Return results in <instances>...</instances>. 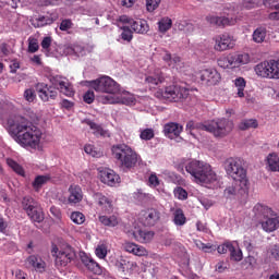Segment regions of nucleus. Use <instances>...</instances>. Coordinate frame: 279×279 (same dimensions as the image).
<instances>
[{"label":"nucleus","instance_id":"nucleus-1","mask_svg":"<svg viewBox=\"0 0 279 279\" xmlns=\"http://www.w3.org/2000/svg\"><path fill=\"white\" fill-rule=\"evenodd\" d=\"M10 132L14 135L15 142L25 148L37 149L40 146L43 131L25 117H14L8 120Z\"/></svg>","mask_w":279,"mask_h":279},{"label":"nucleus","instance_id":"nucleus-2","mask_svg":"<svg viewBox=\"0 0 279 279\" xmlns=\"http://www.w3.org/2000/svg\"><path fill=\"white\" fill-rule=\"evenodd\" d=\"M89 86L98 93H104V95L98 96L99 102L104 105L120 102V99L116 95L121 93V86L111 77L102 76L90 81Z\"/></svg>","mask_w":279,"mask_h":279},{"label":"nucleus","instance_id":"nucleus-3","mask_svg":"<svg viewBox=\"0 0 279 279\" xmlns=\"http://www.w3.org/2000/svg\"><path fill=\"white\" fill-rule=\"evenodd\" d=\"M185 171L197 184H214L218 181L217 173L213 170V167L205 161L191 160L185 166Z\"/></svg>","mask_w":279,"mask_h":279},{"label":"nucleus","instance_id":"nucleus-4","mask_svg":"<svg viewBox=\"0 0 279 279\" xmlns=\"http://www.w3.org/2000/svg\"><path fill=\"white\" fill-rule=\"evenodd\" d=\"M111 154L124 171L133 170L138 163L140 155L126 144H116L111 147Z\"/></svg>","mask_w":279,"mask_h":279},{"label":"nucleus","instance_id":"nucleus-5","mask_svg":"<svg viewBox=\"0 0 279 279\" xmlns=\"http://www.w3.org/2000/svg\"><path fill=\"white\" fill-rule=\"evenodd\" d=\"M225 170L233 181L240 182V191L243 193L248 191L250 183L246 178V170L243 168L241 158H228L225 161Z\"/></svg>","mask_w":279,"mask_h":279},{"label":"nucleus","instance_id":"nucleus-6","mask_svg":"<svg viewBox=\"0 0 279 279\" xmlns=\"http://www.w3.org/2000/svg\"><path fill=\"white\" fill-rule=\"evenodd\" d=\"M198 130H203L204 132H209L216 138H225L234 130V122L232 120H228L226 118L213 120L210 122L196 124Z\"/></svg>","mask_w":279,"mask_h":279},{"label":"nucleus","instance_id":"nucleus-7","mask_svg":"<svg viewBox=\"0 0 279 279\" xmlns=\"http://www.w3.org/2000/svg\"><path fill=\"white\" fill-rule=\"evenodd\" d=\"M157 98L165 99L169 102H183L190 96V89L177 84L158 89L155 94Z\"/></svg>","mask_w":279,"mask_h":279},{"label":"nucleus","instance_id":"nucleus-8","mask_svg":"<svg viewBox=\"0 0 279 279\" xmlns=\"http://www.w3.org/2000/svg\"><path fill=\"white\" fill-rule=\"evenodd\" d=\"M51 254L57 267H66L71 262L75 260V248L69 244H63L60 247L52 245Z\"/></svg>","mask_w":279,"mask_h":279},{"label":"nucleus","instance_id":"nucleus-9","mask_svg":"<svg viewBox=\"0 0 279 279\" xmlns=\"http://www.w3.org/2000/svg\"><path fill=\"white\" fill-rule=\"evenodd\" d=\"M254 211L257 217H264L267 219L262 222V227L266 232H272L279 227V218H272L275 214L270 207H265V205H255Z\"/></svg>","mask_w":279,"mask_h":279},{"label":"nucleus","instance_id":"nucleus-10","mask_svg":"<svg viewBox=\"0 0 279 279\" xmlns=\"http://www.w3.org/2000/svg\"><path fill=\"white\" fill-rule=\"evenodd\" d=\"M22 207L33 222L40 223L45 220L44 213L41 209H38V202L34 197L24 196Z\"/></svg>","mask_w":279,"mask_h":279},{"label":"nucleus","instance_id":"nucleus-11","mask_svg":"<svg viewBox=\"0 0 279 279\" xmlns=\"http://www.w3.org/2000/svg\"><path fill=\"white\" fill-rule=\"evenodd\" d=\"M214 41V49L218 52L231 50L235 46L234 37L228 33L217 35Z\"/></svg>","mask_w":279,"mask_h":279},{"label":"nucleus","instance_id":"nucleus-12","mask_svg":"<svg viewBox=\"0 0 279 279\" xmlns=\"http://www.w3.org/2000/svg\"><path fill=\"white\" fill-rule=\"evenodd\" d=\"M35 89L37 92L38 97L44 102H49L51 100H56L59 96L58 90L53 86H49L46 83H37L35 85Z\"/></svg>","mask_w":279,"mask_h":279},{"label":"nucleus","instance_id":"nucleus-13","mask_svg":"<svg viewBox=\"0 0 279 279\" xmlns=\"http://www.w3.org/2000/svg\"><path fill=\"white\" fill-rule=\"evenodd\" d=\"M255 72L264 78H277L275 60L265 61L255 66Z\"/></svg>","mask_w":279,"mask_h":279},{"label":"nucleus","instance_id":"nucleus-14","mask_svg":"<svg viewBox=\"0 0 279 279\" xmlns=\"http://www.w3.org/2000/svg\"><path fill=\"white\" fill-rule=\"evenodd\" d=\"M120 22L123 24H129L131 28L137 34H146L149 31L147 21L143 19L134 20L128 15H122L120 16Z\"/></svg>","mask_w":279,"mask_h":279},{"label":"nucleus","instance_id":"nucleus-15","mask_svg":"<svg viewBox=\"0 0 279 279\" xmlns=\"http://www.w3.org/2000/svg\"><path fill=\"white\" fill-rule=\"evenodd\" d=\"M138 220L144 227H154L160 220V211L158 209H144L138 216Z\"/></svg>","mask_w":279,"mask_h":279},{"label":"nucleus","instance_id":"nucleus-16","mask_svg":"<svg viewBox=\"0 0 279 279\" xmlns=\"http://www.w3.org/2000/svg\"><path fill=\"white\" fill-rule=\"evenodd\" d=\"M202 83L207 86H214L220 83L221 74L216 69H204L199 71Z\"/></svg>","mask_w":279,"mask_h":279},{"label":"nucleus","instance_id":"nucleus-17","mask_svg":"<svg viewBox=\"0 0 279 279\" xmlns=\"http://www.w3.org/2000/svg\"><path fill=\"white\" fill-rule=\"evenodd\" d=\"M93 198L95 202H97L102 213L109 215L113 211L112 199H110L108 196L104 195L100 192H96L94 193Z\"/></svg>","mask_w":279,"mask_h":279},{"label":"nucleus","instance_id":"nucleus-18","mask_svg":"<svg viewBox=\"0 0 279 279\" xmlns=\"http://www.w3.org/2000/svg\"><path fill=\"white\" fill-rule=\"evenodd\" d=\"M59 20V13L52 12L49 15H41L32 21V25L35 28H43L45 26L52 25Z\"/></svg>","mask_w":279,"mask_h":279},{"label":"nucleus","instance_id":"nucleus-19","mask_svg":"<svg viewBox=\"0 0 279 279\" xmlns=\"http://www.w3.org/2000/svg\"><path fill=\"white\" fill-rule=\"evenodd\" d=\"M166 81V74L160 70L156 69L150 75L146 76L144 78V83L148 85L150 88H156L159 84L165 83Z\"/></svg>","mask_w":279,"mask_h":279},{"label":"nucleus","instance_id":"nucleus-20","mask_svg":"<svg viewBox=\"0 0 279 279\" xmlns=\"http://www.w3.org/2000/svg\"><path fill=\"white\" fill-rule=\"evenodd\" d=\"M121 178L112 169L100 171V181L108 186H116L120 183Z\"/></svg>","mask_w":279,"mask_h":279},{"label":"nucleus","instance_id":"nucleus-21","mask_svg":"<svg viewBox=\"0 0 279 279\" xmlns=\"http://www.w3.org/2000/svg\"><path fill=\"white\" fill-rule=\"evenodd\" d=\"M206 21L210 25H215L218 27L232 26L236 24V19L226 17V16H216V15H207Z\"/></svg>","mask_w":279,"mask_h":279},{"label":"nucleus","instance_id":"nucleus-22","mask_svg":"<svg viewBox=\"0 0 279 279\" xmlns=\"http://www.w3.org/2000/svg\"><path fill=\"white\" fill-rule=\"evenodd\" d=\"M26 264L39 272H45L47 268L46 262L38 255L28 256L26 258Z\"/></svg>","mask_w":279,"mask_h":279},{"label":"nucleus","instance_id":"nucleus-23","mask_svg":"<svg viewBox=\"0 0 279 279\" xmlns=\"http://www.w3.org/2000/svg\"><path fill=\"white\" fill-rule=\"evenodd\" d=\"M81 260L84 264V266L93 274L95 275L102 274L101 266L97 262H95L93 258L88 257L86 254L81 256Z\"/></svg>","mask_w":279,"mask_h":279},{"label":"nucleus","instance_id":"nucleus-24","mask_svg":"<svg viewBox=\"0 0 279 279\" xmlns=\"http://www.w3.org/2000/svg\"><path fill=\"white\" fill-rule=\"evenodd\" d=\"M181 132H183V126L175 122L167 123L163 126V134L168 138H172V136L179 137Z\"/></svg>","mask_w":279,"mask_h":279},{"label":"nucleus","instance_id":"nucleus-25","mask_svg":"<svg viewBox=\"0 0 279 279\" xmlns=\"http://www.w3.org/2000/svg\"><path fill=\"white\" fill-rule=\"evenodd\" d=\"M69 193H70V195H69L68 201L70 204H78L82 202L83 191L80 185H76V184L70 185Z\"/></svg>","mask_w":279,"mask_h":279},{"label":"nucleus","instance_id":"nucleus-26","mask_svg":"<svg viewBox=\"0 0 279 279\" xmlns=\"http://www.w3.org/2000/svg\"><path fill=\"white\" fill-rule=\"evenodd\" d=\"M135 240L142 244L150 243L155 236L153 231L136 229L133 232Z\"/></svg>","mask_w":279,"mask_h":279},{"label":"nucleus","instance_id":"nucleus-27","mask_svg":"<svg viewBox=\"0 0 279 279\" xmlns=\"http://www.w3.org/2000/svg\"><path fill=\"white\" fill-rule=\"evenodd\" d=\"M124 250L140 257L148 255V251L144 246L137 245L135 243H125Z\"/></svg>","mask_w":279,"mask_h":279},{"label":"nucleus","instance_id":"nucleus-28","mask_svg":"<svg viewBox=\"0 0 279 279\" xmlns=\"http://www.w3.org/2000/svg\"><path fill=\"white\" fill-rule=\"evenodd\" d=\"M172 222L177 227H183V226L186 225L187 218H186L183 209H180V207H178L177 209H173V211H172Z\"/></svg>","mask_w":279,"mask_h":279},{"label":"nucleus","instance_id":"nucleus-29","mask_svg":"<svg viewBox=\"0 0 279 279\" xmlns=\"http://www.w3.org/2000/svg\"><path fill=\"white\" fill-rule=\"evenodd\" d=\"M266 166L268 167L269 171L279 172V156L277 153L268 154L266 158Z\"/></svg>","mask_w":279,"mask_h":279},{"label":"nucleus","instance_id":"nucleus-30","mask_svg":"<svg viewBox=\"0 0 279 279\" xmlns=\"http://www.w3.org/2000/svg\"><path fill=\"white\" fill-rule=\"evenodd\" d=\"M51 181V175H37L34 181L32 182V186L35 192H39L44 185Z\"/></svg>","mask_w":279,"mask_h":279},{"label":"nucleus","instance_id":"nucleus-31","mask_svg":"<svg viewBox=\"0 0 279 279\" xmlns=\"http://www.w3.org/2000/svg\"><path fill=\"white\" fill-rule=\"evenodd\" d=\"M267 36V29L264 26L257 27L252 35L253 41L256 44H262L265 41V38Z\"/></svg>","mask_w":279,"mask_h":279},{"label":"nucleus","instance_id":"nucleus-32","mask_svg":"<svg viewBox=\"0 0 279 279\" xmlns=\"http://www.w3.org/2000/svg\"><path fill=\"white\" fill-rule=\"evenodd\" d=\"M99 221L106 226V227H110V228H114L119 225V219L117 218V216H99Z\"/></svg>","mask_w":279,"mask_h":279},{"label":"nucleus","instance_id":"nucleus-33","mask_svg":"<svg viewBox=\"0 0 279 279\" xmlns=\"http://www.w3.org/2000/svg\"><path fill=\"white\" fill-rule=\"evenodd\" d=\"M83 123H85L86 125H88L90 128V130H94V134H97L99 136H106V131L102 129L101 125L93 122L92 120L89 119H85L83 121Z\"/></svg>","mask_w":279,"mask_h":279},{"label":"nucleus","instance_id":"nucleus-34","mask_svg":"<svg viewBox=\"0 0 279 279\" xmlns=\"http://www.w3.org/2000/svg\"><path fill=\"white\" fill-rule=\"evenodd\" d=\"M258 128V122L256 119L242 120L239 124V129L242 131L245 130H256Z\"/></svg>","mask_w":279,"mask_h":279},{"label":"nucleus","instance_id":"nucleus-35","mask_svg":"<svg viewBox=\"0 0 279 279\" xmlns=\"http://www.w3.org/2000/svg\"><path fill=\"white\" fill-rule=\"evenodd\" d=\"M7 165L9 168H11L16 174L24 177L25 175V170L24 168L17 163L15 160L8 158L7 159Z\"/></svg>","mask_w":279,"mask_h":279},{"label":"nucleus","instance_id":"nucleus-36","mask_svg":"<svg viewBox=\"0 0 279 279\" xmlns=\"http://www.w3.org/2000/svg\"><path fill=\"white\" fill-rule=\"evenodd\" d=\"M7 165L9 168H11L16 174L24 177L25 175V170L24 168L17 163L15 160L8 158L7 159Z\"/></svg>","mask_w":279,"mask_h":279},{"label":"nucleus","instance_id":"nucleus-37","mask_svg":"<svg viewBox=\"0 0 279 279\" xmlns=\"http://www.w3.org/2000/svg\"><path fill=\"white\" fill-rule=\"evenodd\" d=\"M234 68L247 64L250 62V56L246 53L232 56Z\"/></svg>","mask_w":279,"mask_h":279},{"label":"nucleus","instance_id":"nucleus-38","mask_svg":"<svg viewBox=\"0 0 279 279\" xmlns=\"http://www.w3.org/2000/svg\"><path fill=\"white\" fill-rule=\"evenodd\" d=\"M217 63L222 69H234V59L232 56L222 57L217 61Z\"/></svg>","mask_w":279,"mask_h":279},{"label":"nucleus","instance_id":"nucleus-39","mask_svg":"<svg viewBox=\"0 0 279 279\" xmlns=\"http://www.w3.org/2000/svg\"><path fill=\"white\" fill-rule=\"evenodd\" d=\"M172 27V20L170 17H162L161 21L158 22V31L159 33H167Z\"/></svg>","mask_w":279,"mask_h":279},{"label":"nucleus","instance_id":"nucleus-40","mask_svg":"<svg viewBox=\"0 0 279 279\" xmlns=\"http://www.w3.org/2000/svg\"><path fill=\"white\" fill-rule=\"evenodd\" d=\"M140 138L144 142H150L155 138V131L154 129H142Z\"/></svg>","mask_w":279,"mask_h":279},{"label":"nucleus","instance_id":"nucleus-41","mask_svg":"<svg viewBox=\"0 0 279 279\" xmlns=\"http://www.w3.org/2000/svg\"><path fill=\"white\" fill-rule=\"evenodd\" d=\"M174 197H177L179 201H186L189 198L187 191L182 186H177L173 190Z\"/></svg>","mask_w":279,"mask_h":279},{"label":"nucleus","instance_id":"nucleus-42","mask_svg":"<svg viewBox=\"0 0 279 279\" xmlns=\"http://www.w3.org/2000/svg\"><path fill=\"white\" fill-rule=\"evenodd\" d=\"M234 85L238 88V96L241 98L244 97V88L246 86L245 80L243 77H238L234 81Z\"/></svg>","mask_w":279,"mask_h":279},{"label":"nucleus","instance_id":"nucleus-43","mask_svg":"<svg viewBox=\"0 0 279 279\" xmlns=\"http://www.w3.org/2000/svg\"><path fill=\"white\" fill-rule=\"evenodd\" d=\"M95 254L98 258L105 259L107 257V254H108V246L104 243L98 244L96 250H95Z\"/></svg>","mask_w":279,"mask_h":279},{"label":"nucleus","instance_id":"nucleus-44","mask_svg":"<svg viewBox=\"0 0 279 279\" xmlns=\"http://www.w3.org/2000/svg\"><path fill=\"white\" fill-rule=\"evenodd\" d=\"M70 219L75 225H83L85 222V216L81 211H72Z\"/></svg>","mask_w":279,"mask_h":279},{"label":"nucleus","instance_id":"nucleus-45","mask_svg":"<svg viewBox=\"0 0 279 279\" xmlns=\"http://www.w3.org/2000/svg\"><path fill=\"white\" fill-rule=\"evenodd\" d=\"M49 81L52 84V88H54L56 90H60V87L64 86L65 83L62 80V76L59 75L50 76Z\"/></svg>","mask_w":279,"mask_h":279},{"label":"nucleus","instance_id":"nucleus-46","mask_svg":"<svg viewBox=\"0 0 279 279\" xmlns=\"http://www.w3.org/2000/svg\"><path fill=\"white\" fill-rule=\"evenodd\" d=\"M59 90L68 96V97H73L75 95V92L73 90V86H71V84L69 83H63V86L59 87Z\"/></svg>","mask_w":279,"mask_h":279},{"label":"nucleus","instance_id":"nucleus-47","mask_svg":"<svg viewBox=\"0 0 279 279\" xmlns=\"http://www.w3.org/2000/svg\"><path fill=\"white\" fill-rule=\"evenodd\" d=\"M116 266L124 274L129 272V268L134 266V263L126 262L124 259L117 262Z\"/></svg>","mask_w":279,"mask_h":279},{"label":"nucleus","instance_id":"nucleus-48","mask_svg":"<svg viewBox=\"0 0 279 279\" xmlns=\"http://www.w3.org/2000/svg\"><path fill=\"white\" fill-rule=\"evenodd\" d=\"M178 29L181 32H184V33H189V32L194 31V25L187 21H181L178 24Z\"/></svg>","mask_w":279,"mask_h":279},{"label":"nucleus","instance_id":"nucleus-49","mask_svg":"<svg viewBox=\"0 0 279 279\" xmlns=\"http://www.w3.org/2000/svg\"><path fill=\"white\" fill-rule=\"evenodd\" d=\"M84 151L93 158H99L101 156L100 151H97L94 145L90 144L85 145Z\"/></svg>","mask_w":279,"mask_h":279},{"label":"nucleus","instance_id":"nucleus-50","mask_svg":"<svg viewBox=\"0 0 279 279\" xmlns=\"http://www.w3.org/2000/svg\"><path fill=\"white\" fill-rule=\"evenodd\" d=\"M161 0H146V11L154 12L159 8Z\"/></svg>","mask_w":279,"mask_h":279},{"label":"nucleus","instance_id":"nucleus-51","mask_svg":"<svg viewBox=\"0 0 279 279\" xmlns=\"http://www.w3.org/2000/svg\"><path fill=\"white\" fill-rule=\"evenodd\" d=\"M122 29H123L121 34L122 39L128 43H131V40L133 39V32L131 31L130 26H123Z\"/></svg>","mask_w":279,"mask_h":279},{"label":"nucleus","instance_id":"nucleus-52","mask_svg":"<svg viewBox=\"0 0 279 279\" xmlns=\"http://www.w3.org/2000/svg\"><path fill=\"white\" fill-rule=\"evenodd\" d=\"M23 96L28 102H33L37 98L36 90L34 88L25 89Z\"/></svg>","mask_w":279,"mask_h":279},{"label":"nucleus","instance_id":"nucleus-53","mask_svg":"<svg viewBox=\"0 0 279 279\" xmlns=\"http://www.w3.org/2000/svg\"><path fill=\"white\" fill-rule=\"evenodd\" d=\"M59 28L61 32H68L73 28V21L71 19H64L61 21Z\"/></svg>","mask_w":279,"mask_h":279},{"label":"nucleus","instance_id":"nucleus-54","mask_svg":"<svg viewBox=\"0 0 279 279\" xmlns=\"http://www.w3.org/2000/svg\"><path fill=\"white\" fill-rule=\"evenodd\" d=\"M233 246L232 243L228 242V243H223L222 245H219L217 247V251L219 254H226V253H230L231 251H233Z\"/></svg>","mask_w":279,"mask_h":279},{"label":"nucleus","instance_id":"nucleus-55","mask_svg":"<svg viewBox=\"0 0 279 279\" xmlns=\"http://www.w3.org/2000/svg\"><path fill=\"white\" fill-rule=\"evenodd\" d=\"M0 52L8 57L10 56L11 53H13V48L12 46H10V44H7L5 41H3L1 45H0Z\"/></svg>","mask_w":279,"mask_h":279},{"label":"nucleus","instance_id":"nucleus-56","mask_svg":"<svg viewBox=\"0 0 279 279\" xmlns=\"http://www.w3.org/2000/svg\"><path fill=\"white\" fill-rule=\"evenodd\" d=\"M229 268H230V264H228V262L221 260V262L216 264L215 270L217 272L222 274V272H226V270H228Z\"/></svg>","mask_w":279,"mask_h":279},{"label":"nucleus","instance_id":"nucleus-57","mask_svg":"<svg viewBox=\"0 0 279 279\" xmlns=\"http://www.w3.org/2000/svg\"><path fill=\"white\" fill-rule=\"evenodd\" d=\"M230 257H231V259H233L235 262H241V259H242V252H241V250H236L233 246V250H231V252H230Z\"/></svg>","mask_w":279,"mask_h":279},{"label":"nucleus","instance_id":"nucleus-58","mask_svg":"<svg viewBox=\"0 0 279 279\" xmlns=\"http://www.w3.org/2000/svg\"><path fill=\"white\" fill-rule=\"evenodd\" d=\"M39 50V44L36 41V39H32L28 43V52L36 53Z\"/></svg>","mask_w":279,"mask_h":279},{"label":"nucleus","instance_id":"nucleus-59","mask_svg":"<svg viewBox=\"0 0 279 279\" xmlns=\"http://www.w3.org/2000/svg\"><path fill=\"white\" fill-rule=\"evenodd\" d=\"M148 184H150V186L157 187L160 185L159 179L156 174H150V177H148Z\"/></svg>","mask_w":279,"mask_h":279},{"label":"nucleus","instance_id":"nucleus-60","mask_svg":"<svg viewBox=\"0 0 279 279\" xmlns=\"http://www.w3.org/2000/svg\"><path fill=\"white\" fill-rule=\"evenodd\" d=\"M60 105H61V108L66 109V110H71L75 106V102L70 101L68 99H63L60 102Z\"/></svg>","mask_w":279,"mask_h":279},{"label":"nucleus","instance_id":"nucleus-61","mask_svg":"<svg viewBox=\"0 0 279 279\" xmlns=\"http://www.w3.org/2000/svg\"><path fill=\"white\" fill-rule=\"evenodd\" d=\"M83 99L86 104L90 105L95 99V95L93 92L88 90L87 93H85Z\"/></svg>","mask_w":279,"mask_h":279},{"label":"nucleus","instance_id":"nucleus-62","mask_svg":"<svg viewBox=\"0 0 279 279\" xmlns=\"http://www.w3.org/2000/svg\"><path fill=\"white\" fill-rule=\"evenodd\" d=\"M52 45V37H44L41 41V48L43 49H49Z\"/></svg>","mask_w":279,"mask_h":279},{"label":"nucleus","instance_id":"nucleus-63","mask_svg":"<svg viewBox=\"0 0 279 279\" xmlns=\"http://www.w3.org/2000/svg\"><path fill=\"white\" fill-rule=\"evenodd\" d=\"M276 10L275 12L269 13L268 19L270 21H279V3L275 5Z\"/></svg>","mask_w":279,"mask_h":279},{"label":"nucleus","instance_id":"nucleus-64","mask_svg":"<svg viewBox=\"0 0 279 279\" xmlns=\"http://www.w3.org/2000/svg\"><path fill=\"white\" fill-rule=\"evenodd\" d=\"M270 254L276 259L279 260V245H274L270 247Z\"/></svg>","mask_w":279,"mask_h":279}]
</instances>
